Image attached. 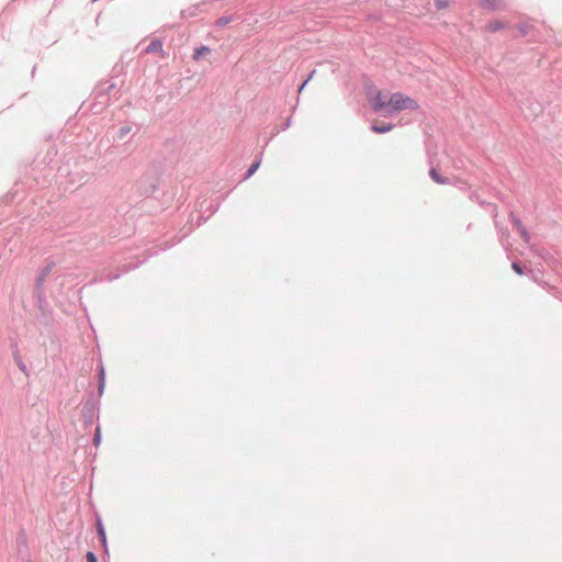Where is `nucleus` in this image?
Masks as SVG:
<instances>
[{
    "label": "nucleus",
    "instance_id": "14",
    "mask_svg": "<svg viewBox=\"0 0 562 562\" xmlns=\"http://www.w3.org/2000/svg\"><path fill=\"white\" fill-rule=\"evenodd\" d=\"M99 535L103 539V541H105V533H104V530L101 527H99Z\"/></svg>",
    "mask_w": 562,
    "mask_h": 562
},
{
    "label": "nucleus",
    "instance_id": "11",
    "mask_svg": "<svg viewBox=\"0 0 562 562\" xmlns=\"http://www.w3.org/2000/svg\"><path fill=\"white\" fill-rule=\"evenodd\" d=\"M86 557H87V562H97V558H95L94 553L88 552Z\"/></svg>",
    "mask_w": 562,
    "mask_h": 562
},
{
    "label": "nucleus",
    "instance_id": "13",
    "mask_svg": "<svg viewBox=\"0 0 562 562\" xmlns=\"http://www.w3.org/2000/svg\"><path fill=\"white\" fill-rule=\"evenodd\" d=\"M315 74V71H313L310 77L307 78V80H305L302 86L300 87V92L304 89V87L306 86V83L308 82V80L312 79L313 75Z\"/></svg>",
    "mask_w": 562,
    "mask_h": 562
},
{
    "label": "nucleus",
    "instance_id": "8",
    "mask_svg": "<svg viewBox=\"0 0 562 562\" xmlns=\"http://www.w3.org/2000/svg\"><path fill=\"white\" fill-rule=\"evenodd\" d=\"M259 165H260V162H259V161H256V162H254V164L250 166V168H249V169H248V171H247V178L251 177V176L257 171V169L259 168Z\"/></svg>",
    "mask_w": 562,
    "mask_h": 562
},
{
    "label": "nucleus",
    "instance_id": "1",
    "mask_svg": "<svg viewBox=\"0 0 562 562\" xmlns=\"http://www.w3.org/2000/svg\"><path fill=\"white\" fill-rule=\"evenodd\" d=\"M371 103L375 111L400 112L418 109V103L414 99L401 92L379 91L372 98Z\"/></svg>",
    "mask_w": 562,
    "mask_h": 562
},
{
    "label": "nucleus",
    "instance_id": "9",
    "mask_svg": "<svg viewBox=\"0 0 562 562\" xmlns=\"http://www.w3.org/2000/svg\"><path fill=\"white\" fill-rule=\"evenodd\" d=\"M161 43L159 41L153 42L148 47L147 52L161 49Z\"/></svg>",
    "mask_w": 562,
    "mask_h": 562
},
{
    "label": "nucleus",
    "instance_id": "15",
    "mask_svg": "<svg viewBox=\"0 0 562 562\" xmlns=\"http://www.w3.org/2000/svg\"><path fill=\"white\" fill-rule=\"evenodd\" d=\"M218 22H220V24H226V23H228V22H229V20H228V19H225V18H222V19H220V21H218Z\"/></svg>",
    "mask_w": 562,
    "mask_h": 562
},
{
    "label": "nucleus",
    "instance_id": "2",
    "mask_svg": "<svg viewBox=\"0 0 562 562\" xmlns=\"http://www.w3.org/2000/svg\"><path fill=\"white\" fill-rule=\"evenodd\" d=\"M372 131L375 132V133H387L390 131H392L393 128V125L390 124V123H379V122H374L371 126Z\"/></svg>",
    "mask_w": 562,
    "mask_h": 562
},
{
    "label": "nucleus",
    "instance_id": "16",
    "mask_svg": "<svg viewBox=\"0 0 562 562\" xmlns=\"http://www.w3.org/2000/svg\"><path fill=\"white\" fill-rule=\"evenodd\" d=\"M93 440H94L95 445H98V443H99V441H100V437H99V435H95V437H94V439H93Z\"/></svg>",
    "mask_w": 562,
    "mask_h": 562
},
{
    "label": "nucleus",
    "instance_id": "12",
    "mask_svg": "<svg viewBox=\"0 0 562 562\" xmlns=\"http://www.w3.org/2000/svg\"><path fill=\"white\" fill-rule=\"evenodd\" d=\"M514 225L515 227L517 228V231L520 228V227H524L522 223L520 220L518 218H514Z\"/></svg>",
    "mask_w": 562,
    "mask_h": 562
},
{
    "label": "nucleus",
    "instance_id": "10",
    "mask_svg": "<svg viewBox=\"0 0 562 562\" xmlns=\"http://www.w3.org/2000/svg\"><path fill=\"white\" fill-rule=\"evenodd\" d=\"M512 268L516 273L524 274L522 268L520 267L519 263L513 262Z\"/></svg>",
    "mask_w": 562,
    "mask_h": 562
},
{
    "label": "nucleus",
    "instance_id": "7",
    "mask_svg": "<svg viewBox=\"0 0 562 562\" xmlns=\"http://www.w3.org/2000/svg\"><path fill=\"white\" fill-rule=\"evenodd\" d=\"M487 29L490 31H497V30H501L503 29V24L498 21H495V22H492L487 25Z\"/></svg>",
    "mask_w": 562,
    "mask_h": 562
},
{
    "label": "nucleus",
    "instance_id": "6",
    "mask_svg": "<svg viewBox=\"0 0 562 562\" xmlns=\"http://www.w3.org/2000/svg\"><path fill=\"white\" fill-rule=\"evenodd\" d=\"M518 233L520 235V237L524 239L525 243H529L530 241V235L529 233L527 232V229L525 227H520L518 229Z\"/></svg>",
    "mask_w": 562,
    "mask_h": 562
},
{
    "label": "nucleus",
    "instance_id": "4",
    "mask_svg": "<svg viewBox=\"0 0 562 562\" xmlns=\"http://www.w3.org/2000/svg\"><path fill=\"white\" fill-rule=\"evenodd\" d=\"M211 49L206 46H201L194 50L193 59L199 60L202 56L209 54Z\"/></svg>",
    "mask_w": 562,
    "mask_h": 562
},
{
    "label": "nucleus",
    "instance_id": "3",
    "mask_svg": "<svg viewBox=\"0 0 562 562\" xmlns=\"http://www.w3.org/2000/svg\"><path fill=\"white\" fill-rule=\"evenodd\" d=\"M429 176L438 184L448 183V179L442 177L435 168L430 169Z\"/></svg>",
    "mask_w": 562,
    "mask_h": 562
},
{
    "label": "nucleus",
    "instance_id": "5",
    "mask_svg": "<svg viewBox=\"0 0 562 562\" xmlns=\"http://www.w3.org/2000/svg\"><path fill=\"white\" fill-rule=\"evenodd\" d=\"M450 5L449 0H435V7L437 10H445Z\"/></svg>",
    "mask_w": 562,
    "mask_h": 562
}]
</instances>
